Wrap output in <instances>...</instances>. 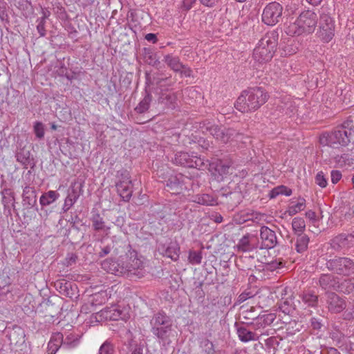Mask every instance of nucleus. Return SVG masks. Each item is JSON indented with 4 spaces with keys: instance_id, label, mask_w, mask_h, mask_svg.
Listing matches in <instances>:
<instances>
[{
    "instance_id": "nucleus-1",
    "label": "nucleus",
    "mask_w": 354,
    "mask_h": 354,
    "mask_svg": "<svg viewBox=\"0 0 354 354\" xmlns=\"http://www.w3.org/2000/svg\"><path fill=\"white\" fill-rule=\"evenodd\" d=\"M318 23L317 14L310 10L302 11L295 22L290 24L286 32L292 37L308 35L314 32Z\"/></svg>"
},
{
    "instance_id": "nucleus-2",
    "label": "nucleus",
    "mask_w": 354,
    "mask_h": 354,
    "mask_svg": "<svg viewBox=\"0 0 354 354\" xmlns=\"http://www.w3.org/2000/svg\"><path fill=\"white\" fill-rule=\"evenodd\" d=\"M277 39L278 35L274 32L268 34L261 38L253 51L254 59L260 63L270 61L275 52Z\"/></svg>"
},
{
    "instance_id": "nucleus-3",
    "label": "nucleus",
    "mask_w": 354,
    "mask_h": 354,
    "mask_svg": "<svg viewBox=\"0 0 354 354\" xmlns=\"http://www.w3.org/2000/svg\"><path fill=\"white\" fill-rule=\"evenodd\" d=\"M151 332L163 343L169 344L172 330V324L169 317L163 313H158L151 320Z\"/></svg>"
},
{
    "instance_id": "nucleus-4",
    "label": "nucleus",
    "mask_w": 354,
    "mask_h": 354,
    "mask_svg": "<svg viewBox=\"0 0 354 354\" xmlns=\"http://www.w3.org/2000/svg\"><path fill=\"white\" fill-rule=\"evenodd\" d=\"M351 129L340 128L331 133H324L319 137V143L324 146L338 148L347 145L351 137Z\"/></svg>"
},
{
    "instance_id": "nucleus-5",
    "label": "nucleus",
    "mask_w": 354,
    "mask_h": 354,
    "mask_svg": "<svg viewBox=\"0 0 354 354\" xmlns=\"http://www.w3.org/2000/svg\"><path fill=\"white\" fill-rule=\"evenodd\" d=\"M97 322L106 320H127L129 317V310L126 308H121L119 306L113 305L105 308L94 315Z\"/></svg>"
},
{
    "instance_id": "nucleus-6",
    "label": "nucleus",
    "mask_w": 354,
    "mask_h": 354,
    "mask_svg": "<svg viewBox=\"0 0 354 354\" xmlns=\"http://www.w3.org/2000/svg\"><path fill=\"white\" fill-rule=\"evenodd\" d=\"M327 268L334 272L344 276L354 274V261L348 257H338L326 263Z\"/></svg>"
},
{
    "instance_id": "nucleus-7",
    "label": "nucleus",
    "mask_w": 354,
    "mask_h": 354,
    "mask_svg": "<svg viewBox=\"0 0 354 354\" xmlns=\"http://www.w3.org/2000/svg\"><path fill=\"white\" fill-rule=\"evenodd\" d=\"M283 6L273 1L266 6L261 15L262 21L268 26H274L282 19Z\"/></svg>"
},
{
    "instance_id": "nucleus-8",
    "label": "nucleus",
    "mask_w": 354,
    "mask_h": 354,
    "mask_svg": "<svg viewBox=\"0 0 354 354\" xmlns=\"http://www.w3.org/2000/svg\"><path fill=\"white\" fill-rule=\"evenodd\" d=\"M318 38L324 43H328L335 35V24L333 19L327 14L320 15L319 27L316 33Z\"/></svg>"
},
{
    "instance_id": "nucleus-9",
    "label": "nucleus",
    "mask_w": 354,
    "mask_h": 354,
    "mask_svg": "<svg viewBox=\"0 0 354 354\" xmlns=\"http://www.w3.org/2000/svg\"><path fill=\"white\" fill-rule=\"evenodd\" d=\"M248 93V111L258 109L265 104L268 95L262 87H252L245 90Z\"/></svg>"
},
{
    "instance_id": "nucleus-10",
    "label": "nucleus",
    "mask_w": 354,
    "mask_h": 354,
    "mask_svg": "<svg viewBox=\"0 0 354 354\" xmlns=\"http://www.w3.org/2000/svg\"><path fill=\"white\" fill-rule=\"evenodd\" d=\"M117 192L124 201H129L132 196V183L129 173L123 172L115 184Z\"/></svg>"
},
{
    "instance_id": "nucleus-11",
    "label": "nucleus",
    "mask_w": 354,
    "mask_h": 354,
    "mask_svg": "<svg viewBox=\"0 0 354 354\" xmlns=\"http://www.w3.org/2000/svg\"><path fill=\"white\" fill-rule=\"evenodd\" d=\"M145 86L154 85L158 88L160 93L168 91V87L173 86L174 82L171 81V76L163 77L162 73H156L152 76L148 72H145Z\"/></svg>"
},
{
    "instance_id": "nucleus-12",
    "label": "nucleus",
    "mask_w": 354,
    "mask_h": 354,
    "mask_svg": "<svg viewBox=\"0 0 354 354\" xmlns=\"http://www.w3.org/2000/svg\"><path fill=\"white\" fill-rule=\"evenodd\" d=\"M231 166L230 161L216 159L209 162V171L217 180L220 181L223 180L224 177L229 174Z\"/></svg>"
},
{
    "instance_id": "nucleus-13",
    "label": "nucleus",
    "mask_w": 354,
    "mask_h": 354,
    "mask_svg": "<svg viewBox=\"0 0 354 354\" xmlns=\"http://www.w3.org/2000/svg\"><path fill=\"white\" fill-rule=\"evenodd\" d=\"M261 249L273 248L277 242L275 232L268 227L262 226L260 229Z\"/></svg>"
},
{
    "instance_id": "nucleus-14",
    "label": "nucleus",
    "mask_w": 354,
    "mask_h": 354,
    "mask_svg": "<svg viewBox=\"0 0 354 354\" xmlns=\"http://www.w3.org/2000/svg\"><path fill=\"white\" fill-rule=\"evenodd\" d=\"M185 178L181 174L171 175L167 183V191L170 192L172 194H180L187 189V187L185 185Z\"/></svg>"
},
{
    "instance_id": "nucleus-15",
    "label": "nucleus",
    "mask_w": 354,
    "mask_h": 354,
    "mask_svg": "<svg viewBox=\"0 0 354 354\" xmlns=\"http://www.w3.org/2000/svg\"><path fill=\"white\" fill-rule=\"evenodd\" d=\"M127 257L128 261L125 267V272H132L136 270L141 269L143 267V258L139 257L136 251H129Z\"/></svg>"
},
{
    "instance_id": "nucleus-16",
    "label": "nucleus",
    "mask_w": 354,
    "mask_h": 354,
    "mask_svg": "<svg viewBox=\"0 0 354 354\" xmlns=\"http://www.w3.org/2000/svg\"><path fill=\"white\" fill-rule=\"evenodd\" d=\"M75 185V183H74L71 186L70 191L64 200V203L62 208L64 212L68 211L77 202L80 196L82 186L80 185L78 189Z\"/></svg>"
},
{
    "instance_id": "nucleus-17",
    "label": "nucleus",
    "mask_w": 354,
    "mask_h": 354,
    "mask_svg": "<svg viewBox=\"0 0 354 354\" xmlns=\"http://www.w3.org/2000/svg\"><path fill=\"white\" fill-rule=\"evenodd\" d=\"M334 247L348 250L354 246V232L351 234H342L333 240Z\"/></svg>"
},
{
    "instance_id": "nucleus-18",
    "label": "nucleus",
    "mask_w": 354,
    "mask_h": 354,
    "mask_svg": "<svg viewBox=\"0 0 354 354\" xmlns=\"http://www.w3.org/2000/svg\"><path fill=\"white\" fill-rule=\"evenodd\" d=\"M236 247L241 252L252 251L258 247L257 238L252 234H247L239 240Z\"/></svg>"
},
{
    "instance_id": "nucleus-19",
    "label": "nucleus",
    "mask_w": 354,
    "mask_h": 354,
    "mask_svg": "<svg viewBox=\"0 0 354 354\" xmlns=\"http://www.w3.org/2000/svg\"><path fill=\"white\" fill-rule=\"evenodd\" d=\"M328 309L333 313H339L346 307V304L335 293L328 294Z\"/></svg>"
},
{
    "instance_id": "nucleus-20",
    "label": "nucleus",
    "mask_w": 354,
    "mask_h": 354,
    "mask_svg": "<svg viewBox=\"0 0 354 354\" xmlns=\"http://www.w3.org/2000/svg\"><path fill=\"white\" fill-rule=\"evenodd\" d=\"M158 102L167 109H175L177 106V96L174 93L162 92L160 93Z\"/></svg>"
},
{
    "instance_id": "nucleus-21",
    "label": "nucleus",
    "mask_w": 354,
    "mask_h": 354,
    "mask_svg": "<svg viewBox=\"0 0 354 354\" xmlns=\"http://www.w3.org/2000/svg\"><path fill=\"white\" fill-rule=\"evenodd\" d=\"M210 134H212L216 140L226 143L229 141L231 136L230 130L218 126H212L209 129Z\"/></svg>"
},
{
    "instance_id": "nucleus-22",
    "label": "nucleus",
    "mask_w": 354,
    "mask_h": 354,
    "mask_svg": "<svg viewBox=\"0 0 354 354\" xmlns=\"http://www.w3.org/2000/svg\"><path fill=\"white\" fill-rule=\"evenodd\" d=\"M63 343V335L60 333H54L48 343L47 354H56Z\"/></svg>"
},
{
    "instance_id": "nucleus-23",
    "label": "nucleus",
    "mask_w": 354,
    "mask_h": 354,
    "mask_svg": "<svg viewBox=\"0 0 354 354\" xmlns=\"http://www.w3.org/2000/svg\"><path fill=\"white\" fill-rule=\"evenodd\" d=\"M142 56L144 62L151 66H158L160 64L157 53L151 48H144L142 50Z\"/></svg>"
},
{
    "instance_id": "nucleus-24",
    "label": "nucleus",
    "mask_w": 354,
    "mask_h": 354,
    "mask_svg": "<svg viewBox=\"0 0 354 354\" xmlns=\"http://www.w3.org/2000/svg\"><path fill=\"white\" fill-rule=\"evenodd\" d=\"M306 207V200L304 198L299 197L296 201L292 198L288 205L286 212L289 216H294L296 214L301 212Z\"/></svg>"
},
{
    "instance_id": "nucleus-25",
    "label": "nucleus",
    "mask_w": 354,
    "mask_h": 354,
    "mask_svg": "<svg viewBox=\"0 0 354 354\" xmlns=\"http://www.w3.org/2000/svg\"><path fill=\"white\" fill-rule=\"evenodd\" d=\"M23 203L24 205L28 207H32L37 203V196L35 190L33 187L26 186L23 191Z\"/></svg>"
},
{
    "instance_id": "nucleus-26",
    "label": "nucleus",
    "mask_w": 354,
    "mask_h": 354,
    "mask_svg": "<svg viewBox=\"0 0 354 354\" xmlns=\"http://www.w3.org/2000/svg\"><path fill=\"white\" fill-rule=\"evenodd\" d=\"M163 61L166 63L168 67L174 72L180 71L182 69L183 63L180 62V58L178 56L167 54L164 56Z\"/></svg>"
},
{
    "instance_id": "nucleus-27",
    "label": "nucleus",
    "mask_w": 354,
    "mask_h": 354,
    "mask_svg": "<svg viewBox=\"0 0 354 354\" xmlns=\"http://www.w3.org/2000/svg\"><path fill=\"white\" fill-rule=\"evenodd\" d=\"M237 334L239 339L243 342L256 341L259 339L257 333L248 330L245 327H240L237 329Z\"/></svg>"
},
{
    "instance_id": "nucleus-28",
    "label": "nucleus",
    "mask_w": 354,
    "mask_h": 354,
    "mask_svg": "<svg viewBox=\"0 0 354 354\" xmlns=\"http://www.w3.org/2000/svg\"><path fill=\"white\" fill-rule=\"evenodd\" d=\"M93 227L96 231H103L106 235L109 234L111 227L106 226L103 218L100 214L94 215L91 219Z\"/></svg>"
},
{
    "instance_id": "nucleus-29",
    "label": "nucleus",
    "mask_w": 354,
    "mask_h": 354,
    "mask_svg": "<svg viewBox=\"0 0 354 354\" xmlns=\"http://www.w3.org/2000/svg\"><path fill=\"white\" fill-rule=\"evenodd\" d=\"M152 95L151 91L145 86V95L142 100L139 102L134 111H148L152 102Z\"/></svg>"
},
{
    "instance_id": "nucleus-30",
    "label": "nucleus",
    "mask_w": 354,
    "mask_h": 354,
    "mask_svg": "<svg viewBox=\"0 0 354 354\" xmlns=\"http://www.w3.org/2000/svg\"><path fill=\"white\" fill-rule=\"evenodd\" d=\"M59 197V193L55 191H48L43 194L40 198L39 203L41 206H48L54 203Z\"/></svg>"
},
{
    "instance_id": "nucleus-31",
    "label": "nucleus",
    "mask_w": 354,
    "mask_h": 354,
    "mask_svg": "<svg viewBox=\"0 0 354 354\" xmlns=\"http://www.w3.org/2000/svg\"><path fill=\"white\" fill-rule=\"evenodd\" d=\"M180 247L176 243H171L165 249L162 254L176 261L179 258Z\"/></svg>"
},
{
    "instance_id": "nucleus-32",
    "label": "nucleus",
    "mask_w": 354,
    "mask_h": 354,
    "mask_svg": "<svg viewBox=\"0 0 354 354\" xmlns=\"http://www.w3.org/2000/svg\"><path fill=\"white\" fill-rule=\"evenodd\" d=\"M319 281L320 286L324 289L330 288H337L338 284L336 283L334 277L331 274H322Z\"/></svg>"
},
{
    "instance_id": "nucleus-33",
    "label": "nucleus",
    "mask_w": 354,
    "mask_h": 354,
    "mask_svg": "<svg viewBox=\"0 0 354 354\" xmlns=\"http://www.w3.org/2000/svg\"><path fill=\"white\" fill-rule=\"evenodd\" d=\"M335 160L339 167H351L354 164V156L349 154H342L337 156Z\"/></svg>"
},
{
    "instance_id": "nucleus-34",
    "label": "nucleus",
    "mask_w": 354,
    "mask_h": 354,
    "mask_svg": "<svg viewBox=\"0 0 354 354\" xmlns=\"http://www.w3.org/2000/svg\"><path fill=\"white\" fill-rule=\"evenodd\" d=\"M192 155L187 152L179 151L175 154L173 162L176 165H180L184 167H188L191 160Z\"/></svg>"
},
{
    "instance_id": "nucleus-35",
    "label": "nucleus",
    "mask_w": 354,
    "mask_h": 354,
    "mask_svg": "<svg viewBox=\"0 0 354 354\" xmlns=\"http://www.w3.org/2000/svg\"><path fill=\"white\" fill-rule=\"evenodd\" d=\"M303 302L308 306L315 307L318 303V297L312 292H304L301 295Z\"/></svg>"
},
{
    "instance_id": "nucleus-36",
    "label": "nucleus",
    "mask_w": 354,
    "mask_h": 354,
    "mask_svg": "<svg viewBox=\"0 0 354 354\" xmlns=\"http://www.w3.org/2000/svg\"><path fill=\"white\" fill-rule=\"evenodd\" d=\"M309 238L305 234L299 235L296 240L295 248L299 253H302L308 248Z\"/></svg>"
},
{
    "instance_id": "nucleus-37",
    "label": "nucleus",
    "mask_w": 354,
    "mask_h": 354,
    "mask_svg": "<svg viewBox=\"0 0 354 354\" xmlns=\"http://www.w3.org/2000/svg\"><path fill=\"white\" fill-rule=\"evenodd\" d=\"M248 93L246 91H243L234 103V107L237 111H241L242 109L244 111H248V100L246 99Z\"/></svg>"
},
{
    "instance_id": "nucleus-38",
    "label": "nucleus",
    "mask_w": 354,
    "mask_h": 354,
    "mask_svg": "<svg viewBox=\"0 0 354 354\" xmlns=\"http://www.w3.org/2000/svg\"><path fill=\"white\" fill-rule=\"evenodd\" d=\"M273 318L271 315H263L261 317H259L254 324V328L259 329L260 328H263L266 325L270 324L271 322H272Z\"/></svg>"
},
{
    "instance_id": "nucleus-39",
    "label": "nucleus",
    "mask_w": 354,
    "mask_h": 354,
    "mask_svg": "<svg viewBox=\"0 0 354 354\" xmlns=\"http://www.w3.org/2000/svg\"><path fill=\"white\" fill-rule=\"evenodd\" d=\"M108 299V293L106 291H100L93 295L91 303L93 305H100L106 302Z\"/></svg>"
},
{
    "instance_id": "nucleus-40",
    "label": "nucleus",
    "mask_w": 354,
    "mask_h": 354,
    "mask_svg": "<svg viewBox=\"0 0 354 354\" xmlns=\"http://www.w3.org/2000/svg\"><path fill=\"white\" fill-rule=\"evenodd\" d=\"M194 201L203 205H213L216 203L214 198L209 194H202L197 196Z\"/></svg>"
},
{
    "instance_id": "nucleus-41",
    "label": "nucleus",
    "mask_w": 354,
    "mask_h": 354,
    "mask_svg": "<svg viewBox=\"0 0 354 354\" xmlns=\"http://www.w3.org/2000/svg\"><path fill=\"white\" fill-rule=\"evenodd\" d=\"M292 227L295 232L302 233L305 229V221L302 218L295 217L292 219Z\"/></svg>"
},
{
    "instance_id": "nucleus-42",
    "label": "nucleus",
    "mask_w": 354,
    "mask_h": 354,
    "mask_svg": "<svg viewBox=\"0 0 354 354\" xmlns=\"http://www.w3.org/2000/svg\"><path fill=\"white\" fill-rule=\"evenodd\" d=\"M205 167V162L203 158L196 155L192 154L191 160L189 162L188 167L197 168L202 169Z\"/></svg>"
},
{
    "instance_id": "nucleus-43",
    "label": "nucleus",
    "mask_w": 354,
    "mask_h": 354,
    "mask_svg": "<svg viewBox=\"0 0 354 354\" xmlns=\"http://www.w3.org/2000/svg\"><path fill=\"white\" fill-rule=\"evenodd\" d=\"M64 346H66L68 348H74L79 344V339L77 335L73 333L68 334L65 339H63Z\"/></svg>"
},
{
    "instance_id": "nucleus-44",
    "label": "nucleus",
    "mask_w": 354,
    "mask_h": 354,
    "mask_svg": "<svg viewBox=\"0 0 354 354\" xmlns=\"http://www.w3.org/2000/svg\"><path fill=\"white\" fill-rule=\"evenodd\" d=\"M339 291L348 294L354 289V282L351 279L345 280L341 285L337 286Z\"/></svg>"
},
{
    "instance_id": "nucleus-45",
    "label": "nucleus",
    "mask_w": 354,
    "mask_h": 354,
    "mask_svg": "<svg viewBox=\"0 0 354 354\" xmlns=\"http://www.w3.org/2000/svg\"><path fill=\"white\" fill-rule=\"evenodd\" d=\"M30 151L21 150L17 153V160L24 165H27L30 162Z\"/></svg>"
},
{
    "instance_id": "nucleus-46",
    "label": "nucleus",
    "mask_w": 354,
    "mask_h": 354,
    "mask_svg": "<svg viewBox=\"0 0 354 354\" xmlns=\"http://www.w3.org/2000/svg\"><path fill=\"white\" fill-rule=\"evenodd\" d=\"M98 354H114V346L109 341L104 342L100 347Z\"/></svg>"
},
{
    "instance_id": "nucleus-47",
    "label": "nucleus",
    "mask_w": 354,
    "mask_h": 354,
    "mask_svg": "<svg viewBox=\"0 0 354 354\" xmlns=\"http://www.w3.org/2000/svg\"><path fill=\"white\" fill-rule=\"evenodd\" d=\"M102 268L108 272L118 274V270L116 269V263L110 260H105L102 263Z\"/></svg>"
},
{
    "instance_id": "nucleus-48",
    "label": "nucleus",
    "mask_w": 354,
    "mask_h": 354,
    "mask_svg": "<svg viewBox=\"0 0 354 354\" xmlns=\"http://www.w3.org/2000/svg\"><path fill=\"white\" fill-rule=\"evenodd\" d=\"M188 259L189 263L192 264H200L202 260L201 253L195 251H190Z\"/></svg>"
},
{
    "instance_id": "nucleus-49",
    "label": "nucleus",
    "mask_w": 354,
    "mask_h": 354,
    "mask_svg": "<svg viewBox=\"0 0 354 354\" xmlns=\"http://www.w3.org/2000/svg\"><path fill=\"white\" fill-rule=\"evenodd\" d=\"M315 183L322 188H324L327 186V180L322 171H319L315 176Z\"/></svg>"
},
{
    "instance_id": "nucleus-50",
    "label": "nucleus",
    "mask_w": 354,
    "mask_h": 354,
    "mask_svg": "<svg viewBox=\"0 0 354 354\" xmlns=\"http://www.w3.org/2000/svg\"><path fill=\"white\" fill-rule=\"evenodd\" d=\"M34 131L38 138H42L44 136V125L40 122H36L34 124Z\"/></svg>"
},
{
    "instance_id": "nucleus-51",
    "label": "nucleus",
    "mask_w": 354,
    "mask_h": 354,
    "mask_svg": "<svg viewBox=\"0 0 354 354\" xmlns=\"http://www.w3.org/2000/svg\"><path fill=\"white\" fill-rule=\"evenodd\" d=\"M135 115L131 114V117H135L134 120L138 124H144L146 122L149 121L150 118L145 117V112H133Z\"/></svg>"
},
{
    "instance_id": "nucleus-52",
    "label": "nucleus",
    "mask_w": 354,
    "mask_h": 354,
    "mask_svg": "<svg viewBox=\"0 0 354 354\" xmlns=\"http://www.w3.org/2000/svg\"><path fill=\"white\" fill-rule=\"evenodd\" d=\"M37 30L39 37H44L46 34V30L45 29L46 21H44V19H37Z\"/></svg>"
},
{
    "instance_id": "nucleus-53",
    "label": "nucleus",
    "mask_w": 354,
    "mask_h": 354,
    "mask_svg": "<svg viewBox=\"0 0 354 354\" xmlns=\"http://www.w3.org/2000/svg\"><path fill=\"white\" fill-rule=\"evenodd\" d=\"M196 0H182L181 9L183 11H188L196 3Z\"/></svg>"
},
{
    "instance_id": "nucleus-54",
    "label": "nucleus",
    "mask_w": 354,
    "mask_h": 354,
    "mask_svg": "<svg viewBox=\"0 0 354 354\" xmlns=\"http://www.w3.org/2000/svg\"><path fill=\"white\" fill-rule=\"evenodd\" d=\"M277 190L279 191V195H284L286 196H290L292 193V189L285 185L277 186Z\"/></svg>"
},
{
    "instance_id": "nucleus-55",
    "label": "nucleus",
    "mask_w": 354,
    "mask_h": 354,
    "mask_svg": "<svg viewBox=\"0 0 354 354\" xmlns=\"http://www.w3.org/2000/svg\"><path fill=\"white\" fill-rule=\"evenodd\" d=\"M330 176H331V182L333 183V184H336L337 183L339 180L341 179L342 178V174L340 171H337V170H333L331 171V174H330Z\"/></svg>"
},
{
    "instance_id": "nucleus-56",
    "label": "nucleus",
    "mask_w": 354,
    "mask_h": 354,
    "mask_svg": "<svg viewBox=\"0 0 354 354\" xmlns=\"http://www.w3.org/2000/svg\"><path fill=\"white\" fill-rule=\"evenodd\" d=\"M182 75L185 77H191L192 75V70L186 65L183 64V67L180 71H178Z\"/></svg>"
},
{
    "instance_id": "nucleus-57",
    "label": "nucleus",
    "mask_w": 354,
    "mask_h": 354,
    "mask_svg": "<svg viewBox=\"0 0 354 354\" xmlns=\"http://www.w3.org/2000/svg\"><path fill=\"white\" fill-rule=\"evenodd\" d=\"M306 217L309 219L312 223H315L317 221V216L316 213L313 210H308L306 214Z\"/></svg>"
},
{
    "instance_id": "nucleus-58",
    "label": "nucleus",
    "mask_w": 354,
    "mask_h": 354,
    "mask_svg": "<svg viewBox=\"0 0 354 354\" xmlns=\"http://www.w3.org/2000/svg\"><path fill=\"white\" fill-rule=\"evenodd\" d=\"M145 38L146 40L152 42L153 44H156L158 41L157 36L154 33H148L145 35Z\"/></svg>"
},
{
    "instance_id": "nucleus-59",
    "label": "nucleus",
    "mask_w": 354,
    "mask_h": 354,
    "mask_svg": "<svg viewBox=\"0 0 354 354\" xmlns=\"http://www.w3.org/2000/svg\"><path fill=\"white\" fill-rule=\"evenodd\" d=\"M57 75L61 77H66L68 74V68L64 65L57 71Z\"/></svg>"
},
{
    "instance_id": "nucleus-60",
    "label": "nucleus",
    "mask_w": 354,
    "mask_h": 354,
    "mask_svg": "<svg viewBox=\"0 0 354 354\" xmlns=\"http://www.w3.org/2000/svg\"><path fill=\"white\" fill-rule=\"evenodd\" d=\"M200 3L207 7H213L218 0H199Z\"/></svg>"
},
{
    "instance_id": "nucleus-61",
    "label": "nucleus",
    "mask_w": 354,
    "mask_h": 354,
    "mask_svg": "<svg viewBox=\"0 0 354 354\" xmlns=\"http://www.w3.org/2000/svg\"><path fill=\"white\" fill-rule=\"evenodd\" d=\"M42 17L40 18H38L37 19H44V21H46V19L49 17L50 15V12L46 9V8H42Z\"/></svg>"
},
{
    "instance_id": "nucleus-62",
    "label": "nucleus",
    "mask_w": 354,
    "mask_h": 354,
    "mask_svg": "<svg viewBox=\"0 0 354 354\" xmlns=\"http://www.w3.org/2000/svg\"><path fill=\"white\" fill-rule=\"evenodd\" d=\"M279 195V191L277 190V187L273 188L269 194V196L270 198H274Z\"/></svg>"
},
{
    "instance_id": "nucleus-63",
    "label": "nucleus",
    "mask_w": 354,
    "mask_h": 354,
    "mask_svg": "<svg viewBox=\"0 0 354 354\" xmlns=\"http://www.w3.org/2000/svg\"><path fill=\"white\" fill-rule=\"evenodd\" d=\"M131 354H142V348L140 346L136 345Z\"/></svg>"
},
{
    "instance_id": "nucleus-64",
    "label": "nucleus",
    "mask_w": 354,
    "mask_h": 354,
    "mask_svg": "<svg viewBox=\"0 0 354 354\" xmlns=\"http://www.w3.org/2000/svg\"><path fill=\"white\" fill-rule=\"evenodd\" d=\"M311 324L314 328L319 329L321 328V323L317 321L315 318L311 319Z\"/></svg>"
}]
</instances>
